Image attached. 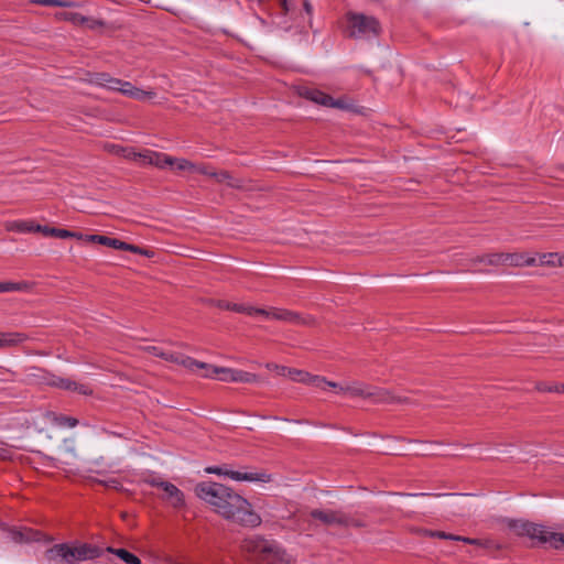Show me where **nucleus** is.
<instances>
[{
  "label": "nucleus",
  "mask_w": 564,
  "mask_h": 564,
  "mask_svg": "<svg viewBox=\"0 0 564 564\" xmlns=\"http://www.w3.org/2000/svg\"><path fill=\"white\" fill-rule=\"evenodd\" d=\"M196 496L208 503L224 519L243 528H257L261 517L251 503L231 488L215 481H202L195 486Z\"/></svg>",
  "instance_id": "nucleus-1"
},
{
  "label": "nucleus",
  "mask_w": 564,
  "mask_h": 564,
  "mask_svg": "<svg viewBox=\"0 0 564 564\" xmlns=\"http://www.w3.org/2000/svg\"><path fill=\"white\" fill-rule=\"evenodd\" d=\"M104 554V550L90 543H59L45 552L46 560L52 564H78L95 560Z\"/></svg>",
  "instance_id": "nucleus-2"
},
{
  "label": "nucleus",
  "mask_w": 564,
  "mask_h": 564,
  "mask_svg": "<svg viewBox=\"0 0 564 564\" xmlns=\"http://www.w3.org/2000/svg\"><path fill=\"white\" fill-rule=\"evenodd\" d=\"M215 305L218 308L232 311L236 313H242L247 315H262L265 318H271L275 321H281L291 325H310L313 323V318L310 316H302L301 314L285 310V308H276L271 307L269 310L258 308L246 304L231 303L225 300H217Z\"/></svg>",
  "instance_id": "nucleus-3"
},
{
  "label": "nucleus",
  "mask_w": 564,
  "mask_h": 564,
  "mask_svg": "<svg viewBox=\"0 0 564 564\" xmlns=\"http://www.w3.org/2000/svg\"><path fill=\"white\" fill-rule=\"evenodd\" d=\"M346 33L355 40H369L377 37L381 32V25L377 18L359 12L346 13Z\"/></svg>",
  "instance_id": "nucleus-4"
},
{
  "label": "nucleus",
  "mask_w": 564,
  "mask_h": 564,
  "mask_svg": "<svg viewBox=\"0 0 564 564\" xmlns=\"http://www.w3.org/2000/svg\"><path fill=\"white\" fill-rule=\"evenodd\" d=\"M337 392L349 394L350 397L371 398L376 403L403 402L404 399L395 398L389 390L383 388L370 387L366 383L354 381L346 386L336 388Z\"/></svg>",
  "instance_id": "nucleus-5"
},
{
  "label": "nucleus",
  "mask_w": 564,
  "mask_h": 564,
  "mask_svg": "<svg viewBox=\"0 0 564 564\" xmlns=\"http://www.w3.org/2000/svg\"><path fill=\"white\" fill-rule=\"evenodd\" d=\"M311 518L321 521L326 525H336L341 528H362L365 523L339 510L314 509L310 512Z\"/></svg>",
  "instance_id": "nucleus-6"
},
{
  "label": "nucleus",
  "mask_w": 564,
  "mask_h": 564,
  "mask_svg": "<svg viewBox=\"0 0 564 564\" xmlns=\"http://www.w3.org/2000/svg\"><path fill=\"white\" fill-rule=\"evenodd\" d=\"M208 474H215L219 476H226L236 481H261L268 482L271 480V476L265 473H243L238 470H231L226 466H210L205 469Z\"/></svg>",
  "instance_id": "nucleus-7"
},
{
  "label": "nucleus",
  "mask_w": 564,
  "mask_h": 564,
  "mask_svg": "<svg viewBox=\"0 0 564 564\" xmlns=\"http://www.w3.org/2000/svg\"><path fill=\"white\" fill-rule=\"evenodd\" d=\"M86 240L90 241V242H97L99 245L107 246V247H110V248L117 249V250H124V251H130L133 253L149 256V251L142 249L139 246L131 245V243L124 242L120 239L111 238V237L104 236V235H86Z\"/></svg>",
  "instance_id": "nucleus-8"
},
{
  "label": "nucleus",
  "mask_w": 564,
  "mask_h": 564,
  "mask_svg": "<svg viewBox=\"0 0 564 564\" xmlns=\"http://www.w3.org/2000/svg\"><path fill=\"white\" fill-rule=\"evenodd\" d=\"M505 523L519 536H528L531 540L538 539V535L542 533V524H536L525 520L518 519H506Z\"/></svg>",
  "instance_id": "nucleus-9"
},
{
  "label": "nucleus",
  "mask_w": 564,
  "mask_h": 564,
  "mask_svg": "<svg viewBox=\"0 0 564 564\" xmlns=\"http://www.w3.org/2000/svg\"><path fill=\"white\" fill-rule=\"evenodd\" d=\"M131 158L133 160L140 159L143 161V163L153 165L159 169H164L167 165L174 164L173 156L152 150H144L141 153L133 152Z\"/></svg>",
  "instance_id": "nucleus-10"
},
{
  "label": "nucleus",
  "mask_w": 564,
  "mask_h": 564,
  "mask_svg": "<svg viewBox=\"0 0 564 564\" xmlns=\"http://www.w3.org/2000/svg\"><path fill=\"white\" fill-rule=\"evenodd\" d=\"M214 372H220L219 380L225 382H243L252 383L258 380V376L248 371L221 367L219 370Z\"/></svg>",
  "instance_id": "nucleus-11"
},
{
  "label": "nucleus",
  "mask_w": 564,
  "mask_h": 564,
  "mask_svg": "<svg viewBox=\"0 0 564 564\" xmlns=\"http://www.w3.org/2000/svg\"><path fill=\"white\" fill-rule=\"evenodd\" d=\"M50 384L62 390L74 391L83 395H90L93 393L89 386L78 383L68 378L56 377L50 382Z\"/></svg>",
  "instance_id": "nucleus-12"
},
{
  "label": "nucleus",
  "mask_w": 564,
  "mask_h": 564,
  "mask_svg": "<svg viewBox=\"0 0 564 564\" xmlns=\"http://www.w3.org/2000/svg\"><path fill=\"white\" fill-rule=\"evenodd\" d=\"M119 86V93L126 97L135 99V100H147L151 99L155 96V93L152 90H143L141 88L135 87L130 82L122 80Z\"/></svg>",
  "instance_id": "nucleus-13"
},
{
  "label": "nucleus",
  "mask_w": 564,
  "mask_h": 564,
  "mask_svg": "<svg viewBox=\"0 0 564 564\" xmlns=\"http://www.w3.org/2000/svg\"><path fill=\"white\" fill-rule=\"evenodd\" d=\"M182 366H184L185 368H187L192 371H195L197 369H203L204 370L203 377H205V378H218L219 379V377H220V372H214V370H219L221 367L212 366L206 362L198 361L192 357L183 358Z\"/></svg>",
  "instance_id": "nucleus-14"
},
{
  "label": "nucleus",
  "mask_w": 564,
  "mask_h": 564,
  "mask_svg": "<svg viewBox=\"0 0 564 564\" xmlns=\"http://www.w3.org/2000/svg\"><path fill=\"white\" fill-rule=\"evenodd\" d=\"M90 83L101 87L106 88L110 91H118L119 93V86L121 85V79L112 77L110 74L105 72L94 73L90 76Z\"/></svg>",
  "instance_id": "nucleus-15"
},
{
  "label": "nucleus",
  "mask_w": 564,
  "mask_h": 564,
  "mask_svg": "<svg viewBox=\"0 0 564 564\" xmlns=\"http://www.w3.org/2000/svg\"><path fill=\"white\" fill-rule=\"evenodd\" d=\"M542 531L536 539L539 544H549L555 550L564 547V533L552 532L544 525H542Z\"/></svg>",
  "instance_id": "nucleus-16"
},
{
  "label": "nucleus",
  "mask_w": 564,
  "mask_h": 564,
  "mask_svg": "<svg viewBox=\"0 0 564 564\" xmlns=\"http://www.w3.org/2000/svg\"><path fill=\"white\" fill-rule=\"evenodd\" d=\"M161 489L165 492V499L174 508H181L185 505L184 494L172 482L160 484Z\"/></svg>",
  "instance_id": "nucleus-17"
},
{
  "label": "nucleus",
  "mask_w": 564,
  "mask_h": 564,
  "mask_svg": "<svg viewBox=\"0 0 564 564\" xmlns=\"http://www.w3.org/2000/svg\"><path fill=\"white\" fill-rule=\"evenodd\" d=\"M40 533L31 529H9L8 536L15 543L31 542L39 540Z\"/></svg>",
  "instance_id": "nucleus-18"
},
{
  "label": "nucleus",
  "mask_w": 564,
  "mask_h": 564,
  "mask_svg": "<svg viewBox=\"0 0 564 564\" xmlns=\"http://www.w3.org/2000/svg\"><path fill=\"white\" fill-rule=\"evenodd\" d=\"M300 95L303 96L305 99L324 107H326L327 102H329L330 100V95L316 88L304 87L300 91Z\"/></svg>",
  "instance_id": "nucleus-19"
},
{
  "label": "nucleus",
  "mask_w": 564,
  "mask_h": 564,
  "mask_svg": "<svg viewBox=\"0 0 564 564\" xmlns=\"http://www.w3.org/2000/svg\"><path fill=\"white\" fill-rule=\"evenodd\" d=\"M28 335L19 332H0V348L13 347L24 343L28 339Z\"/></svg>",
  "instance_id": "nucleus-20"
},
{
  "label": "nucleus",
  "mask_w": 564,
  "mask_h": 564,
  "mask_svg": "<svg viewBox=\"0 0 564 564\" xmlns=\"http://www.w3.org/2000/svg\"><path fill=\"white\" fill-rule=\"evenodd\" d=\"M35 230L44 236H51L59 239H67L70 236H74L70 230L50 226L36 225Z\"/></svg>",
  "instance_id": "nucleus-21"
},
{
  "label": "nucleus",
  "mask_w": 564,
  "mask_h": 564,
  "mask_svg": "<svg viewBox=\"0 0 564 564\" xmlns=\"http://www.w3.org/2000/svg\"><path fill=\"white\" fill-rule=\"evenodd\" d=\"M213 177L218 183H227V185L231 188L240 189L243 187V182L240 178H235L228 171H220L213 173Z\"/></svg>",
  "instance_id": "nucleus-22"
},
{
  "label": "nucleus",
  "mask_w": 564,
  "mask_h": 564,
  "mask_svg": "<svg viewBox=\"0 0 564 564\" xmlns=\"http://www.w3.org/2000/svg\"><path fill=\"white\" fill-rule=\"evenodd\" d=\"M36 224L33 221L14 220L7 224L6 228L9 231L17 232H37L35 230Z\"/></svg>",
  "instance_id": "nucleus-23"
},
{
  "label": "nucleus",
  "mask_w": 564,
  "mask_h": 564,
  "mask_svg": "<svg viewBox=\"0 0 564 564\" xmlns=\"http://www.w3.org/2000/svg\"><path fill=\"white\" fill-rule=\"evenodd\" d=\"M106 551L117 555L121 561H123L127 564H141V560L133 553L127 551L126 549H115L108 546Z\"/></svg>",
  "instance_id": "nucleus-24"
},
{
  "label": "nucleus",
  "mask_w": 564,
  "mask_h": 564,
  "mask_svg": "<svg viewBox=\"0 0 564 564\" xmlns=\"http://www.w3.org/2000/svg\"><path fill=\"white\" fill-rule=\"evenodd\" d=\"M326 107L337 108V109L347 110V111H356V106H355L352 99L346 98V97L335 99L330 96V100H329V102H327Z\"/></svg>",
  "instance_id": "nucleus-25"
},
{
  "label": "nucleus",
  "mask_w": 564,
  "mask_h": 564,
  "mask_svg": "<svg viewBox=\"0 0 564 564\" xmlns=\"http://www.w3.org/2000/svg\"><path fill=\"white\" fill-rule=\"evenodd\" d=\"M306 384L315 387V388H319L322 390H325L328 387L334 388V389H336L338 387V383L328 381L325 377L317 376V375H311V373L308 376Z\"/></svg>",
  "instance_id": "nucleus-26"
},
{
  "label": "nucleus",
  "mask_w": 564,
  "mask_h": 564,
  "mask_svg": "<svg viewBox=\"0 0 564 564\" xmlns=\"http://www.w3.org/2000/svg\"><path fill=\"white\" fill-rule=\"evenodd\" d=\"M451 541H457V542H464L466 544L477 545L481 547H492L494 542L490 540H481V539H473L462 535L453 534V538H451Z\"/></svg>",
  "instance_id": "nucleus-27"
},
{
  "label": "nucleus",
  "mask_w": 564,
  "mask_h": 564,
  "mask_svg": "<svg viewBox=\"0 0 564 564\" xmlns=\"http://www.w3.org/2000/svg\"><path fill=\"white\" fill-rule=\"evenodd\" d=\"M511 258V254L509 253H491L484 256L480 259V262H485L490 265H497L499 263H505Z\"/></svg>",
  "instance_id": "nucleus-28"
},
{
  "label": "nucleus",
  "mask_w": 564,
  "mask_h": 564,
  "mask_svg": "<svg viewBox=\"0 0 564 564\" xmlns=\"http://www.w3.org/2000/svg\"><path fill=\"white\" fill-rule=\"evenodd\" d=\"M111 468V464L106 463L104 457H99L90 462V467L88 468V471L104 474L109 471Z\"/></svg>",
  "instance_id": "nucleus-29"
},
{
  "label": "nucleus",
  "mask_w": 564,
  "mask_h": 564,
  "mask_svg": "<svg viewBox=\"0 0 564 564\" xmlns=\"http://www.w3.org/2000/svg\"><path fill=\"white\" fill-rule=\"evenodd\" d=\"M540 263L563 267L562 256L556 252L543 253L540 257Z\"/></svg>",
  "instance_id": "nucleus-30"
},
{
  "label": "nucleus",
  "mask_w": 564,
  "mask_h": 564,
  "mask_svg": "<svg viewBox=\"0 0 564 564\" xmlns=\"http://www.w3.org/2000/svg\"><path fill=\"white\" fill-rule=\"evenodd\" d=\"M53 421L55 424L62 427H75L78 425V420L73 416L55 415L53 414Z\"/></svg>",
  "instance_id": "nucleus-31"
},
{
  "label": "nucleus",
  "mask_w": 564,
  "mask_h": 564,
  "mask_svg": "<svg viewBox=\"0 0 564 564\" xmlns=\"http://www.w3.org/2000/svg\"><path fill=\"white\" fill-rule=\"evenodd\" d=\"M420 535L427 536V538H437V539H444V540H451L453 538L452 533H446L444 531H437V530H430V529H417L416 531Z\"/></svg>",
  "instance_id": "nucleus-32"
},
{
  "label": "nucleus",
  "mask_w": 564,
  "mask_h": 564,
  "mask_svg": "<svg viewBox=\"0 0 564 564\" xmlns=\"http://www.w3.org/2000/svg\"><path fill=\"white\" fill-rule=\"evenodd\" d=\"M535 389L540 392H555L564 393V383L562 384H547L545 382H538Z\"/></svg>",
  "instance_id": "nucleus-33"
},
{
  "label": "nucleus",
  "mask_w": 564,
  "mask_h": 564,
  "mask_svg": "<svg viewBox=\"0 0 564 564\" xmlns=\"http://www.w3.org/2000/svg\"><path fill=\"white\" fill-rule=\"evenodd\" d=\"M310 372L294 369L292 368V371H289V378L294 382H301L306 384L308 379Z\"/></svg>",
  "instance_id": "nucleus-34"
},
{
  "label": "nucleus",
  "mask_w": 564,
  "mask_h": 564,
  "mask_svg": "<svg viewBox=\"0 0 564 564\" xmlns=\"http://www.w3.org/2000/svg\"><path fill=\"white\" fill-rule=\"evenodd\" d=\"M174 164L172 166H175L177 171H192L196 170V165L192 163L191 161L186 159H177L173 158Z\"/></svg>",
  "instance_id": "nucleus-35"
},
{
  "label": "nucleus",
  "mask_w": 564,
  "mask_h": 564,
  "mask_svg": "<svg viewBox=\"0 0 564 564\" xmlns=\"http://www.w3.org/2000/svg\"><path fill=\"white\" fill-rule=\"evenodd\" d=\"M21 290H23L22 283H17V282H1L0 283V293L14 292V291H21Z\"/></svg>",
  "instance_id": "nucleus-36"
},
{
  "label": "nucleus",
  "mask_w": 564,
  "mask_h": 564,
  "mask_svg": "<svg viewBox=\"0 0 564 564\" xmlns=\"http://www.w3.org/2000/svg\"><path fill=\"white\" fill-rule=\"evenodd\" d=\"M33 2L36 3V4L44 6V7H59V8H64V7L68 6V2L63 1V0H34Z\"/></svg>",
  "instance_id": "nucleus-37"
},
{
  "label": "nucleus",
  "mask_w": 564,
  "mask_h": 564,
  "mask_svg": "<svg viewBox=\"0 0 564 564\" xmlns=\"http://www.w3.org/2000/svg\"><path fill=\"white\" fill-rule=\"evenodd\" d=\"M93 481L97 482L99 485H102L105 487H110V488H115V489H118L121 486L120 481L115 478H110V479L94 478Z\"/></svg>",
  "instance_id": "nucleus-38"
},
{
  "label": "nucleus",
  "mask_w": 564,
  "mask_h": 564,
  "mask_svg": "<svg viewBox=\"0 0 564 564\" xmlns=\"http://www.w3.org/2000/svg\"><path fill=\"white\" fill-rule=\"evenodd\" d=\"M185 358L184 356L175 352L166 351V357L164 360L182 365V359Z\"/></svg>",
  "instance_id": "nucleus-39"
},
{
  "label": "nucleus",
  "mask_w": 564,
  "mask_h": 564,
  "mask_svg": "<svg viewBox=\"0 0 564 564\" xmlns=\"http://www.w3.org/2000/svg\"><path fill=\"white\" fill-rule=\"evenodd\" d=\"M269 369H275L280 376L289 377V371H292V368L278 366V365H268Z\"/></svg>",
  "instance_id": "nucleus-40"
},
{
  "label": "nucleus",
  "mask_w": 564,
  "mask_h": 564,
  "mask_svg": "<svg viewBox=\"0 0 564 564\" xmlns=\"http://www.w3.org/2000/svg\"><path fill=\"white\" fill-rule=\"evenodd\" d=\"M148 349L155 357H159L162 359H165V357H166V351L162 350L160 347L151 346Z\"/></svg>",
  "instance_id": "nucleus-41"
},
{
  "label": "nucleus",
  "mask_w": 564,
  "mask_h": 564,
  "mask_svg": "<svg viewBox=\"0 0 564 564\" xmlns=\"http://www.w3.org/2000/svg\"><path fill=\"white\" fill-rule=\"evenodd\" d=\"M194 172H198L210 177H213V173H216L215 171H212L207 165H196V170H194Z\"/></svg>",
  "instance_id": "nucleus-42"
},
{
  "label": "nucleus",
  "mask_w": 564,
  "mask_h": 564,
  "mask_svg": "<svg viewBox=\"0 0 564 564\" xmlns=\"http://www.w3.org/2000/svg\"><path fill=\"white\" fill-rule=\"evenodd\" d=\"M451 495L452 494H430V492L402 494V496H408V497H424V496L443 497V496H451Z\"/></svg>",
  "instance_id": "nucleus-43"
},
{
  "label": "nucleus",
  "mask_w": 564,
  "mask_h": 564,
  "mask_svg": "<svg viewBox=\"0 0 564 564\" xmlns=\"http://www.w3.org/2000/svg\"><path fill=\"white\" fill-rule=\"evenodd\" d=\"M45 459L48 462V464H47L48 466L54 467V468L59 467V464H61L59 459L52 457V456H45Z\"/></svg>",
  "instance_id": "nucleus-44"
},
{
  "label": "nucleus",
  "mask_w": 564,
  "mask_h": 564,
  "mask_svg": "<svg viewBox=\"0 0 564 564\" xmlns=\"http://www.w3.org/2000/svg\"><path fill=\"white\" fill-rule=\"evenodd\" d=\"M145 482L149 484L152 487L161 488L160 484H166L167 481L160 480L158 478H151V479L145 480Z\"/></svg>",
  "instance_id": "nucleus-45"
},
{
  "label": "nucleus",
  "mask_w": 564,
  "mask_h": 564,
  "mask_svg": "<svg viewBox=\"0 0 564 564\" xmlns=\"http://www.w3.org/2000/svg\"><path fill=\"white\" fill-rule=\"evenodd\" d=\"M303 8H304V11L310 15L312 17L313 14V7L311 4V2L308 0H304L303 1Z\"/></svg>",
  "instance_id": "nucleus-46"
},
{
  "label": "nucleus",
  "mask_w": 564,
  "mask_h": 564,
  "mask_svg": "<svg viewBox=\"0 0 564 564\" xmlns=\"http://www.w3.org/2000/svg\"><path fill=\"white\" fill-rule=\"evenodd\" d=\"M281 6L284 14H288L291 11V6L288 0H282Z\"/></svg>",
  "instance_id": "nucleus-47"
},
{
  "label": "nucleus",
  "mask_w": 564,
  "mask_h": 564,
  "mask_svg": "<svg viewBox=\"0 0 564 564\" xmlns=\"http://www.w3.org/2000/svg\"><path fill=\"white\" fill-rule=\"evenodd\" d=\"M64 443H65V452L75 455V449L73 447V442H69L70 443L69 446H67V443H68L67 440H65Z\"/></svg>",
  "instance_id": "nucleus-48"
},
{
  "label": "nucleus",
  "mask_w": 564,
  "mask_h": 564,
  "mask_svg": "<svg viewBox=\"0 0 564 564\" xmlns=\"http://www.w3.org/2000/svg\"><path fill=\"white\" fill-rule=\"evenodd\" d=\"M72 234H73L74 236H70L69 238L85 239V240H86V235H83V234L77 232V231H72Z\"/></svg>",
  "instance_id": "nucleus-49"
},
{
  "label": "nucleus",
  "mask_w": 564,
  "mask_h": 564,
  "mask_svg": "<svg viewBox=\"0 0 564 564\" xmlns=\"http://www.w3.org/2000/svg\"><path fill=\"white\" fill-rule=\"evenodd\" d=\"M274 420H283V421H286V422H294V423H297V424L304 423V421H302V420H288V419H281V417H278V416H274Z\"/></svg>",
  "instance_id": "nucleus-50"
},
{
  "label": "nucleus",
  "mask_w": 564,
  "mask_h": 564,
  "mask_svg": "<svg viewBox=\"0 0 564 564\" xmlns=\"http://www.w3.org/2000/svg\"><path fill=\"white\" fill-rule=\"evenodd\" d=\"M528 264H533L534 263V259H531L529 261H527Z\"/></svg>",
  "instance_id": "nucleus-51"
},
{
  "label": "nucleus",
  "mask_w": 564,
  "mask_h": 564,
  "mask_svg": "<svg viewBox=\"0 0 564 564\" xmlns=\"http://www.w3.org/2000/svg\"><path fill=\"white\" fill-rule=\"evenodd\" d=\"M562 261H563V265H564V256H562Z\"/></svg>",
  "instance_id": "nucleus-52"
}]
</instances>
